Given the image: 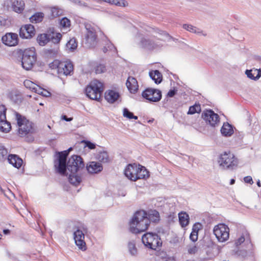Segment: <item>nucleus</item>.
Wrapping results in <instances>:
<instances>
[{"label":"nucleus","mask_w":261,"mask_h":261,"mask_svg":"<svg viewBox=\"0 0 261 261\" xmlns=\"http://www.w3.org/2000/svg\"><path fill=\"white\" fill-rule=\"evenodd\" d=\"M105 2L118 6L125 7L127 5V3L124 0H106Z\"/></svg>","instance_id":"obj_38"},{"label":"nucleus","mask_w":261,"mask_h":261,"mask_svg":"<svg viewBox=\"0 0 261 261\" xmlns=\"http://www.w3.org/2000/svg\"><path fill=\"white\" fill-rule=\"evenodd\" d=\"M70 25V20L67 17H63L60 20V26L62 30H69Z\"/></svg>","instance_id":"obj_33"},{"label":"nucleus","mask_w":261,"mask_h":261,"mask_svg":"<svg viewBox=\"0 0 261 261\" xmlns=\"http://www.w3.org/2000/svg\"><path fill=\"white\" fill-rule=\"evenodd\" d=\"M202 229V225L200 223H195L192 227V231L194 232H197L198 233L199 230Z\"/></svg>","instance_id":"obj_49"},{"label":"nucleus","mask_w":261,"mask_h":261,"mask_svg":"<svg viewBox=\"0 0 261 261\" xmlns=\"http://www.w3.org/2000/svg\"><path fill=\"white\" fill-rule=\"evenodd\" d=\"M147 219L149 220V224L150 221L158 222L160 220V214L156 210L151 211L147 213Z\"/></svg>","instance_id":"obj_31"},{"label":"nucleus","mask_w":261,"mask_h":261,"mask_svg":"<svg viewBox=\"0 0 261 261\" xmlns=\"http://www.w3.org/2000/svg\"><path fill=\"white\" fill-rule=\"evenodd\" d=\"M202 118L212 126H215L220 121L219 115L212 110H205L201 114Z\"/></svg>","instance_id":"obj_13"},{"label":"nucleus","mask_w":261,"mask_h":261,"mask_svg":"<svg viewBox=\"0 0 261 261\" xmlns=\"http://www.w3.org/2000/svg\"><path fill=\"white\" fill-rule=\"evenodd\" d=\"M221 134L224 136H230L233 133L232 126L228 123H224L221 129Z\"/></svg>","instance_id":"obj_27"},{"label":"nucleus","mask_w":261,"mask_h":261,"mask_svg":"<svg viewBox=\"0 0 261 261\" xmlns=\"http://www.w3.org/2000/svg\"><path fill=\"white\" fill-rule=\"evenodd\" d=\"M103 84L97 80L91 81L85 88V94L91 99L99 101L104 91Z\"/></svg>","instance_id":"obj_4"},{"label":"nucleus","mask_w":261,"mask_h":261,"mask_svg":"<svg viewBox=\"0 0 261 261\" xmlns=\"http://www.w3.org/2000/svg\"><path fill=\"white\" fill-rule=\"evenodd\" d=\"M94 70L96 74H100L106 72L107 69L106 66L104 64H97L96 66H95Z\"/></svg>","instance_id":"obj_39"},{"label":"nucleus","mask_w":261,"mask_h":261,"mask_svg":"<svg viewBox=\"0 0 261 261\" xmlns=\"http://www.w3.org/2000/svg\"><path fill=\"white\" fill-rule=\"evenodd\" d=\"M142 95L143 98L152 102L159 101L162 98L160 90L149 88L144 90L142 93Z\"/></svg>","instance_id":"obj_14"},{"label":"nucleus","mask_w":261,"mask_h":261,"mask_svg":"<svg viewBox=\"0 0 261 261\" xmlns=\"http://www.w3.org/2000/svg\"><path fill=\"white\" fill-rule=\"evenodd\" d=\"M142 241L145 246L153 250L161 246L162 242L159 236L155 233L147 232L143 235Z\"/></svg>","instance_id":"obj_7"},{"label":"nucleus","mask_w":261,"mask_h":261,"mask_svg":"<svg viewBox=\"0 0 261 261\" xmlns=\"http://www.w3.org/2000/svg\"><path fill=\"white\" fill-rule=\"evenodd\" d=\"M7 149L4 147H0V160H4L7 156Z\"/></svg>","instance_id":"obj_47"},{"label":"nucleus","mask_w":261,"mask_h":261,"mask_svg":"<svg viewBox=\"0 0 261 261\" xmlns=\"http://www.w3.org/2000/svg\"><path fill=\"white\" fill-rule=\"evenodd\" d=\"M85 236L82 230L77 229L74 233V239L76 245L83 250L86 249V243L84 240Z\"/></svg>","instance_id":"obj_18"},{"label":"nucleus","mask_w":261,"mask_h":261,"mask_svg":"<svg viewBox=\"0 0 261 261\" xmlns=\"http://www.w3.org/2000/svg\"><path fill=\"white\" fill-rule=\"evenodd\" d=\"M87 170L89 173L96 174L102 170V165L98 162H91L87 165Z\"/></svg>","instance_id":"obj_20"},{"label":"nucleus","mask_w":261,"mask_h":261,"mask_svg":"<svg viewBox=\"0 0 261 261\" xmlns=\"http://www.w3.org/2000/svg\"><path fill=\"white\" fill-rule=\"evenodd\" d=\"M68 154V151H64L59 153V162H66L67 156Z\"/></svg>","instance_id":"obj_45"},{"label":"nucleus","mask_w":261,"mask_h":261,"mask_svg":"<svg viewBox=\"0 0 261 261\" xmlns=\"http://www.w3.org/2000/svg\"><path fill=\"white\" fill-rule=\"evenodd\" d=\"M7 159L10 164L17 169L20 168L23 163L22 160L16 154H9Z\"/></svg>","instance_id":"obj_21"},{"label":"nucleus","mask_w":261,"mask_h":261,"mask_svg":"<svg viewBox=\"0 0 261 261\" xmlns=\"http://www.w3.org/2000/svg\"><path fill=\"white\" fill-rule=\"evenodd\" d=\"M257 185H258V187H260V186H261V185H260V182H259V181H258V182H257Z\"/></svg>","instance_id":"obj_58"},{"label":"nucleus","mask_w":261,"mask_h":261,"mask_svg":"<svg viewBox=\"0 0 261 261\" xmlns=\"http://www.w3.org/2000/svg\"><path fill=\"white\" fill-rule=\"evenodd\" d=\"M11 129V123L6 119L0 120V130L4 133H8Z\"/></svg>","instance_id":"obj_30"},{"label":"nucleus","mask_w":261,"mask_h":261,"mask_svg":"<svg viewBox=\"0 0 261 261\" xmlns=\"http://www.w3.org/2000/svg\"><path fill=\"white\" fill-rule=\"evenodd\" d=\"M147 213L144 210L136 212L129 223V230L133 233L138 234L146 231L149 226Z\"/></svg>","instance_id":"obj_1"},{"label":"nucleus","mask_w":261,"mask_h":261,"mask_svg":"<svg viewBox=\"0 0 261 261\" xmlns=\"http://www.w3.org/2000/svg\"><path fill=\"white\" fill-rule=\"evenodd\" d=\"M234 182H235V180L234 179H231L230 180V185H233V184H234Z\"/></svg>","instance_id":"obj_56"},{"label":"nucleus","mask_w":261,"mask_h":261,"mask_svg":"<svg viewBox=\"0 0 261 261\" xmlns=\"http://www.w3.org/2000/svg\"><path fill=\"white\" fill-rule=\"evenodd\" d=\"M24 86L32 91L35 92L43 96L47 97L50 93L47 90L41 88L38 85L35 84L30 80H26L23 82Z\"/></svg>","instance_id":"obj_15"},{"label":"nucleus","mask_w":261,"mask_h":261,"mask_svg":"<svg viewBox=\"0 0 261 261\" xmlns=\"http://www.w3.org/2000/svg\"><path fill=\"white\" fill-rule=\"evenodd\" d=\"M62 37V35L60 33L53 34L50 38L51 41L54 43H59Z\"/></svg>","instance_id":"obj_43"},{"label":"nucleus","mask_w":261,"mask_h":261,"mask_svg":"<svg viewBox=\"0 0 261 261\" xmlns=\"http://www.w3.org/2000/svg\"><path fill=\"white\" fill-rule=\"evenodd\" d=\"M51 69L57 70L58 73L60 75H70L73 71V66L70 62L60 61L55 60L49 64Z\"/></svg>","instance_id":"obj_5"},{"label":"nucleus","mask_w":261,"mask_h":261,"mask_svg":"<svg viewBox=\"0 0 261 261\" xmlns=\"http://www.w3.org/2000/svg\"><path fill=\"white\" fill-rule=\"evenodd\" d=\"M198 233L192 231L190 235V239L195 243L198 240Z\"/></svg>","instance_id":"obj_50"},{"label":"nucleus","mask_w":261,"mask_h":261,"mask_svg":"<svg viewBox=\"0 0 261 261\" xmlns=\"http://www.w3.org/2000/svg\"><path fill=\"white\" fill-rule=\"evenodd\" d=\"M83 142L85 144V146L88 147L90 149H95L96 147L95 144L89 141H84Z\"/></svg>","instance_id":"obj_51"},{"label":"nucleus","mask_w":261,"mask_h":261,"mask_svg":"<svg viewBox=\"0 0 261 261\" xmlns=\"http://www.w3.org/2000/svg\"><path fill=\"white\" fill-rule=\"evenodd\" d=\"M66 162H59L58 167H57L58 172L62 175L66 174L67 166Z\"/></svg>","instance_id":"obj_36"},{"label":"nucleus","mask_w":261,"mask_h":261,"mask_svg":"<svg viewBox=\"0 0 261 261\" xmlns=\"http://www.w3.org/2000/svg\"><path fill=\"white\" fill-rule=\"evenodd\" d=\"M179 222L182 227L188 226L190 222L189 215L185 212H181L178 214Z\"/></svg>","instance_id":"obj_24"},{"label":"nucleus","mask_w":261,"mask_h":261,"mask_svg":"<svg viewBox=\"0 0 261 261\" xmlns=\"http://www.w3.org/2000/svg\"><path fill=\"white\" fill-rule=\"evenodd\" d=\"M244 242H246L247 243H251L250 236L247 231L243 232L242 235L235 240L234 243L236 246H239Z\"/></svg>","instance_id":"obj_23"},{"label":"nucleus","mask_w":261,"mask_h":261,"mask_svg":"<svg viewBox=\"0 0 261 261\" xmlns=\"http://www.w3.org/2000/svg\"><path fill=\"white\" fill-rule=\"evenodd\" d=\"M177 90L175 89H171L169 91V92L167 93V96L169 97H172L174 96L175 94L176 93Z\"/></svg>","instance_id":"obj_53"},{"label":"nucleus","mask_w":261,"mask_h":261,"mask_svg":"<svg viewBox=\"0 0 261 261\" xmlns=\"http://www.w3.org/2000/svg\"><path fill=\"white\" fill-rule=\"evenodd\" d=\"M246 74L249 78L252 80H257L261 76V70L257 69L247 70Z\"/></svg>","instance_id":"obj_25"},{"label":"nucleus","mask_w":261,"mask_h":261,"mask_svg":"<svg viewBox=\"0 0 261 261\" xmlns=\"http://www.w3.org/2000/svg\"><path fill=\"white\" fill-rule=\"evenodd\" d=\"M82 229L83 230V231H84L85 232H87V229L86 228H85L84 227H82Z\"/></svg>","instance_id":"obj_57"},{"label":"nucleus","mask_w":261,"mask_h":261,"mask_svg":"<svg viewBox=\"0 0 261 261\" xmlns=\"http://www.w3.org/2000/svg\"><path fill=\"white\" fill-rule=\"evenodd\" d=\"M213 233L219 242H225L229 238V228L224 223H219L214 226Z\"/></svg>","instance_id":"obj_9"},{"label":"nucleus","mask_w":261,"mask_h":261,"mask_svg":"<svg viewBox=\"0 0 261 261\" xmlns=\"http://www.w3.org/2000/svg\"><path fill=\"white\" fill-rule=\"evenodd\" d=\"M223 261H228V260H223Z\"/></svg>","instance_id":"obj_62"},{"label":"nucleus","mask_w":261,"mask_h":261,"mask_svg":"<svg viewBox=\"0 0 261 261\" xmlns=\"http://www.w3.org/2000/svg\"><path fill=\"white\" fill-rule=\"evenodd\" d=\"M71 150V148H69V149H68V150Z\"/></svg>","instance_id":"obj_61"},{"label":"nucleus","mask_w":261,"mask_h":261,"mask_svg":"<svg viewBox=\"0 0 261 261\" xmlns=\"http://www.w3.org/2000/svg\"><path fill=\"white\" fill-rule=\"evenodd\" d=\"M25 3L23 0H5L4 6L7 9L11 8L16 13L20 14L23 12L25 8Z\"/></svg>","instance_id":"obj_12"},{"label":"nucleus","mask_w":261,"mask_h":261,"mask_svg":"<svg viewBox=\"0 0 261 261\" xmlns=\"http://www.w3.org/2000/svg\"><path fill=\"white\" fill-rule=\"evenodd\" d=\"M3 232L5 234H7L9 233L10 230L9 229H4L3 230Z\"/></svg>","instance_id":"obj_55"},{"label":"nucleus","mask_w":261,"mask_h":261,"mask_svg":"<svg viewBox=\"0 0 261 261\" xmlns=\"http://www.w3.org/2000/svg\"><path fill=\"white\" fill-rule=\"evenodd\" d=\"M97 159L101 162L107 163L109 161V155L106 151L100 152L97 156Z\"/></svg>","instance_id":"obj_40"},{"label":"nucleus","mask_w":261,"mask_h":261,"mask_svg":"<svg viewBox=\"0 0 261 261\" xmlns=\"http://www.w3.org/2000/svg\"><path fill=\"white\" fill-rule=\"evenodd\" d=\"M244 180L246 183L249 184L250 185L253 184V181L251 176H247L244 178Z\"/></svg>","instance_id":"obj_52"},{"label":"nucleus","mask_w":261,"mask_h":261,"mask_svg":"<svg viewBox=\"0 0 261 261\" xmlns=\"http://www.w3.org/2000/svg\"><path fill=\"white\" fill-rule=\"evenodd\" d=\"M125 176L130 180L136 181L139 179H146L150 175L149 171L139 164H129L124 169Z\"/></svg>","instance_id":"obj_2"},{"label":"nucleus","mask_w":261,"mask_h":261,"mask_svg":"<svg viewBox=\"0 0 261 261\" xmlns=\"http://www.w3.org/2000/svg\"><path fill=\"white\" fill-rule=\"evenodd\" d=\"M183 28L189 32L196 33V28L192 25L185 24L183 25Z\"/></svg>","instance_id":"obj_48"},{"label":"nucleus","mask_w":261,"mask_h":261,"mask_svg":"<svg viewBox=\"0 0 261 261\" xmlns=\"http://www.w3.org/2000/svg\"><path fill=\"white\" fill-rule=\"evenodd\" d=\"M7 109L4 105H0V120L6 119Z\"/></svg>","instance_id":"obj_46"},{"label":"nucleus","mask_w":261,"mask_h":261,"mask_svg":"<svg viewBox=\"0 0 261 261\" xmlns=\"http://www.w3.org/2000/svg\"><path fill=\"white\" fill-rule=\"evenodd\" d=\"M128 250L132 255H135L137 254V249L136 247V246H135V244L134 243L129 242L128 244Z\"/></svg>","instance_id":"obj_44"},{"label":"nucleus","mask_w":261,"mask_h":261,"mask_svg":"<svg viewBox=\"0 0 261 261\" xmlns=\"http://www.w3.org/2000/svg\"><path fill=\"white\" fill-rule=\"evenodd\" d=\"M201 111V106L199 103H195L193 106L190 107L187 113L188 115H193L195 113H200Z\"/></svg>","instance_id":"obj_34"},{"label":"nucleus","mask_w":261,"mask_h":261,"mask_svg":"<svg viewBox=\"0 0 261 261\" xmlns=\"http://www.w3.org/2000/svg\"><path fill=\"white\" fill-rule=\"evenodd\" d=\"M44 17V14L43 12H36L30 17V21L32 23H37L41 22Z\"/></svg>","instance_id":"obj_29"},{"label":"nucleus","mask_w":261,"mask_h":261,"mask_svg":"<svg viewBox=\"0 0 261 261\" xmlns=\"http://www.w3.org/2000/svg\"><path fill=\"white\" fill-rule=\"evenodd\" d=\"M85 166L82 158L78 155H74L68 160L67 169L70 172L75 173L82 170Z\"/></svg>","instance_id":"obj_10"},{"label":"nucleus","mask_w":261,"mask_h":261,"mask_svg":"<svg viewBox=\"0 0 261 261\" xmlns=\"http://www.w3.org/2000/svg\"><path fill=\"white\" fill-rule=\"evenodd\" d=\"M69 182L75 186H77L80 184L82 181L81 176L79 175L77 172L75 173L70 172L69 174Z\"/></svg>","instance_id":"obj_28"},{"label":"nucleus","mask_w":261,"mask_h":261,"mask_svg":"<svg viewBox=\"0 0 261 261\" xmlns=\"http://www.w3.org/2000/svg\"><path fill=\"white\" fill-rule=\"evenodd\" d=\"M218 163L223 169H232L237 166L238 159L230 151H225L220 154Z\"/></svg>","instance_id":"obj_6"},{"label":"nucleus","mask_w":261,"mask_h":261,"mask_svg":"<svg viewBox=\"0 0 261 261\" xmlns=\"http://www.w3.org/2000/svg\"><path fill=\"white\" fill-rule=\"evenodd\" d=\"M16 120L17 132L20 137H24L34 132V123L25 116L16 112L15 114Z\"/></svg>","instance_id":"obj_3"},{"label":"nucleus","mask_w":261,"mask_h":261,"mask_svg":"<svg viewBox=\"0 0 261 261\" xmlns=\"http://www.w3.org/2000/svg\"><path fill=\"white\" fill-rule=\"evenodd\" d=\"M34 27L31 24L22 25L19 29V36L22 39H30L35 35Z\"/></svg>","instance_id":"obj_16"},{"label":"nucleus","mask_w":261,"mask_h":261,"mask_svg":"<svg viewBox=\"0 0 261 261\" xmlns=\"http://www.w3.org/2000/svg\"><path fill=\"white\" fill-rule=\"evenodd\" d=\"M166 261H175V260H170V259H169V260H166Z\"/></svg>","instance_id":"obj_59"},{"label":"nucleus","mask_w":261,"mask_h":261,"mask_svg":"<svg viewBox=\"0 0 261 261\" xmlns=\"http://www.w3.org/2000/svg\"><path fill=\"white\" fill-rule=\"evenodd\" d=\"M126 86L129 91L132 93H136L139 88L137 80L133 76H129L127 78Z\"/></svg>","instance_id":"obj_19"},{"label":"nucleus","mask_w":261,"mask_h":261,"mask_svg":"<svg viewBox=\"0 0 261 261\" xmlns=\"http://www.w3.org/2000/svg\"><path fill=\"white\" fill-rule=\"evenodd\" d=\"M198 246L195 243L189 244L187 246L188 252L190 254H195L198 251Z\"/></svg>","instance_id":"obj_41"},{"label":"nucleus","mask_w":261,"mask_h":261,"mask_svg":"<svg viewBox=\"0 0 261 261\" xmlns=\"http://www.w3.org/2000/svg\"><path fill=\"white\" fill-rule=\"evenodd\" d=\"M119 93L116 91L109 90L105 93V97L108 102L113 103L115 102L119 97Z\"/></svg>","instance_id":"obj_22"},{"label":"nucleus","mask_w":261,"mask_h":261,"mask_svg":"<svg viewBox=\"0 0 261 261\" xmlns=\"http://www.w3.org/2000/svg\"><path fill=\"white\" fill-rule=\"evenodd\" d=\"M61 118L62 119L65 120L66 121H71L73 120L72 117L68 118L66 115H62Z\"/></svg>","instance_id":"obj_54"},{"label":"nucleus","mask_w":261,"mask_h":261,"mask_svg":"<svg viewBox=\"0 0 261 261\" xmlns=\"http://www.w3.org/2000/svg\"><path fill=\"white\" fill-rule=\"evenodd\" d=\"M86 32L85 35L84 40L85 43L89 47L96 44L97 35L95 28L90 24H85Z\"/></svg>","instance_id":"obj_11"},{"label":"nucleus","mask_w":261,"mask_h":261,"mask_svg":"<svg viewBox=\"0 0 261 261\" xmlns=\"http://www.w3.org/2000/svg\"><path fill=\"white\" fill-rule=\"evenodd\" d=\"M123 115L124 117H126L129 119H134L137 120L138 119V117L136 116H134L133 113L129 112L128 110L126 108H124L123 111Z\"/></svg>","instance_id":"obj_42"},{"label":"nucleus","mask_w":261,"mask_h":261,"mask_svg":"<svg viewBox=\"0 0 261 261\" xmlns=\"http://www.w3.org/2000/svg\"><path fill=\"white\" fill-rule=\"evenodd\" d=\"M63 13V10L57 7H52L50 8V15L53 18H56L60 16Z\"/></svg>","instance_id":"obj_35"},{"label":"nucleus","mask_w":261,"mask_h":261,"mask_svg":"<svg viewBox=\"0 0 261 261\" xmlns=\"http://www.w3.org/2000/svg\"><path fill=\"white\" fill-rule=\"evenodd\" d=\"M3 42L6 45L14 46L18 42V35L16 33H7L2 38Z\"/></svg>","instance_id":"obj_17"},{"label":"nucleus","mask_w":261,"mask_h":261,"mask_svg":"<svg viewBox=\"0 0 261 261\" xmlns=\"http://www.w3.org/2000/svg\"><path fill=\"white\" fill-rule=\"evenodd\" d=\"M49 40V36L46 34H42L37 37V41L40 46H44Z\"/></svg>","instance_id":"obj_32"},{"label":"nucleus","mask_w":261,"mask_h":261,"mask_svg":"<svg viewBox=\"0 0 261 261\" xmlns=\"http://www.w3.org/2000/svg\"><path fill=\"white\" fill-rule=\"evenodd\" d=\"M36 54L34 48L25 49L21 61L23 68L27 70H30L36 62Z\"/></svg>","instance_id":"obj_8"},{"label":"nucleus","mask_w":261,"mask_h":261,"mask_svg":"<svg viewBox=\"0 0 261 261\" xmlns=\"http://www.w3.org/2000/svg\"><path fill=\"white\" fill-rule=\"evenodd\" d=\"M66 46L70 50H73L77 48V42L75 38H71L68 41Z\"/></svg>","instance_id":"obj_37"},{"label":"nucleus","mask_w":261,"mask_h":261,"mask_svg":"<svg viewBox=\"0 0 261 261\" xmlns=\"http://www.w3.org/2000/svg\"><path fill=\"white\" fill-rule=\"evenodd\" d=\"M2 236V235L1 234H0V239L1 238Z\"/></svg>","instance_id":"obj_60"},{"label":"nucleus","mask_w":261,"mask_h":261,"mask_svg":"<svg viewBox=\"0 0 261 261\" xmlns=\"http://www.w3.org/2000/svg\"><path fill=\"white\" fill-rule=\"evenodd\" d=\"M149 76L154 81L155 83L157 84L161 83L163 80L162 74L158 70L150 71Z\"/></svg>","instance_id":"obj_26"}]
</instances>
